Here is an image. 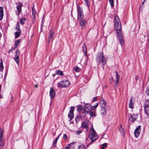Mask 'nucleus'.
<instances>
[{"label":"nucleus","instance_id":"obj_1","mask_svg":"<svg viewBox=\"0 0 149 149\" xmlns=\"http://www.w3.org/2000/svg\"><path fill=\"white\" fill-rule=\"evenodd\" d=\"M114 27L116 30L117 37L121 46L124 44L123 36L121 33V26L120 20L117 16L114 18Z\"/></svg>","mask_w":149,"mask_h":149},{"label":"nucleus","instance_id":"obj_2","mask_svg":"<svg viewBox=\"0 0 149 149\" xmlns=\"http://www.w3.org/2000/svg\"><path fill=\"white\" fill-rule=\"evenodd\" d=\"M89 137L90 139L91 140V142L90 143V144L95 141L98 138V136L96 134V131L93 127H91V129L90 133L89 135Z\"/></svg>","mask_w":149,"mask_h":149},{"label":"nucleus","instance_id":"obj_3","mask_svg":"<svg viewBox=\"0 0 149 149\" xmlns=\"http://www.w3.org/2000/svg\"><path fill=\"white\" fill-rule=\"evenodd\" d=\"M70 84L69 81L66 80L64 81H62L59 82L57 85L58 88H66L69 86Z\"/></svg>","mask_w":149,"mask_h":149},{"label":"nucleus","instance_id":"obj_4","mask_svg":"<svg viewBox=\"0 0 149 149\" xmlns=\"http://www.w3.org/2000/svg\"><path fill=\"white\" fill-rule=\"evenodd\" d=\"M3 130L0 128V149L3 148L4 146V139L3 136Z\"/></svg>","mask_w":149,"mask_h":149},{"label":"nucleus","instance_id":"obj_5","mask_svg":"<svg viewBox=\"0 0 149 149\" xmlns=\"http://www.w3.org/2000/svg\"><path fill=\"white\" fill-rule=\"evenodd\" d=\"M77 19L84 18V15L82 9L79 6L77 8Z\"/></svg>","mask_w":149,"mask_h":149},{"label":"nucleus","instance_id":"obj_6","mask_svg":"<svg viewBox=\"0 0 149 149\" xmlns=\"http://www.w3.org/2000/svg\"><path fill=\"white\" fill-rule=\"evenodd\" d=\"M77 20L79 23V25L81 29H84L86 27L87 23L86 20L84 18H83L78 19Z\"/></svg>","mask_w":149,"mask_h":149},{"label":"nucleus","instance_id":"obj_7","mask_svg":"<svg viewBox=\"0 0 149 149\" xmlns=\"http://www.w3.org/2000/svg\"><path fill=\"white\" fill-rule=\"evenodd\" d=\"M144 109L145 113L147 116H149V99L146 100Z\"/></svg>","mask_w":149,"mask_h":149},{"label":"nucleus","instance_id":"obj_8","mask_svg":"<svg viewBox=\"0 0 149 149\" xmlns=\"http://www.w3.org/2000/svg\"><path fill=\"white\" fill-rule=\"evenodd\" d=\"M87 113L86 112V111H84V109L81 111L79 113V115L76 117L75 118L76 121H79L80 118L85 117Z\"/></svg>","mask_w":149,"mask_h":149},{"label":"nucleus","instance_id":"obj_9","mask_svg":"<svg viewBox=\"0 0 149 149\" xmlns=\"http://www.w3.org/2000/svg\"><path fill=\"white\" fill-rule=\"evenodd\" d=\"M74 107L71 106L70 107V111L68 114V118H70V121L74 117Z\"/></svg>","mask_w":149,"mask_h":149},{"label":"nucleus","instance_id":"obj_10","mask_svg":"<svg viewBox=\"0 0 149 149\" xmlns=\"http://www.w3.org/2000/svg\"><path fill=\"white\" fill-rule=\"evenodd\" d=\"M20 55L19 51L18 49H17L15 51V56L13 59L16 62L17 65L19 64V56Z\"/></svg>","mask_w":149,"mask_h":149},{"label":"nucleus","instance_id":"obj_11","mask_svg":"<svg viewBox=\"0 0 149 149\" xmlns=\"http://www.w3.org/2000/svg\"><path fill=\"white\" fill-rule=\"evenodd\" d=\"M17 5V11H16V14L19 16L21 12L22 8V4L20 3H16Z\"/></svg>","mask_w":149,"mask_h":149},{"label":"nucleus","instance_id":"obj_12","mask_svg":"<svg viewBox=\"0 0 149 149\" xmlns=\"http://www.w3.org/2000/svg\"><path fill=\"white\" fill-rule=\"evenodd\" d=\"M93 109V107L90 104H86L84 106V109L86 111L87 113H88L89 111Z\"/></svg>","mask_w":149,"mask_h":149},{"label":"nucleus","instance_id":"obj_13","mask_svg":"<svg viewBox=\"0 0 149 149\" xmlns=\"http://www.w3.org/2000/svg\"><path fill=\"white\" fill-rule=\"evenodd\" d=\"M129 120L131 123L134 122L138 118L137 114H130L129 115Z\"/></svg>","mask_w":149,"mask_h":149},{"label":"nucleus","instance_id":"obj_14","mask_svg":"<svg viewBox=\"0 0 149 149\" xmlns=\"http://www.w3.org/2000/svg\"><path fill=\"white\" fill-rule=\"evenodd\" d=\"M76 146L77 143L76 142H73L68 144L65 148L66 149H74L76 148Z\"/></svg>","mask_w":149,"mask_h":149},{"label":"nucleus","instance_id":"obj_15","mask_svg":"<svg viewBox=\"0 0 149 149\" xmlns=\"http://www.w3.org/2000/svg\"><path fill=\"white\" fill-rule=\"evenodd\" d=\"M116 82L115 84L114 85V87L115 88H117L118 84V82L119 81V77L120 75L118 74V72L116 71Z\"/></svg>","mask_w":149,"mask_h":149},{"label":"nucleus","instance_id":"obj_16","mask_svg":"<svg viewBox=\"0 0 149 149\" xmlns=\"http://www.w3.org/2000/svg\"><path fill=\"white\" fill-rule=\"evenodd\" d=\"M56 95L55 91L52 88H51L49 91V95L51 99H53Z\"/></svg>","mask_w":149,"mask_h":149},{"label":"nucleus","instance_id":"obj_17","mask_svg":"<svg viewBox=\"0 0 149 149\" xmlns=\"http://www.w3.org/2000/svg\"><path fill=\"white\" fill-rule=\"evenodd\" d=\"M97 61V62H100L101 59L104 58L103 52L101 53L98 54L96 57Z\"/></svg>","mask_w":149,"mask_h":149},{"label":"nucleus","instance_id":"obj_18","mask_svg":"<svg viewBox=\"0 0 149 149\" xmlns=\"http://www.w3.org/2000/svg\"><path fill=\"white\" fill-rule=\"evenodd\" d=\"M54 33L52 30H51L49 32V41L50 42L53 38V36L54 35Z\"/></svg>","mask_w":149,"mask_h":149},{"label":"nucleus","instance_id":"obj_19","mask_svg":"<svg viewBox=\"0 0 149 149\" xmlns=\"http://www.w3.org/2000/svg\"><path fill=\"white\" fill-rule=\"evenodd\" d=\"M106 102L103 99L101 98L100 103L101 108H104L105 107Z\"/></svg>","mask_w":149,"mask_h":149},{"label":"nucleus","instance_id":"obj_20","mask_svg":"<svg viewBox=\"0 0 149 149\" xmlns=\"http://www.w3.org/2000/svg\"><path fill=\"white\" fill-rule=\"evenodd\" d=\"M134 102L132 101V97L129 102V107L131 109H133L134 107Z\"/></svg>","mask_w":149,"mask_h":149},{"label":"nucleus","instance_id":"obj_21","mask_svg":"<svg viewBox=\"0 0 149 149\" xmlns=\"http://www.w3.org/2000/svg\"><path fill=\"white\" fill-rule=\"evenodd\" d=\"M82 128H86L88 129V124L86 121H84L82 123Z\"/></svg>","mask_w":149,"mask_h":149},{"label":"nucleus","instance_id":"obj_22","mask_svg":"<svg viewBox=\"0 0 149 149\" xmlns=\"http://www.w3.org/2000/svg\"><path fill=\"white\" fill-rule=\"evenodd\" d=\"M107 62V61L106 59L105 58H104L101 59V61H100V62H98L99 63H101L102 64V67L104 69V65Z\"/></svg>","mask_w":149,"mask_h":149},{"label":"nucleus","instance_id":"obj_23","mask_svg":"<svg viewBox=\"0 0 149 149\" xmlns=\"http://www.w3.org/2000/svg\"><path fill=\"white\" fill-rule=\"evenodd\" d=\"M3 8L2 7H0V20L2 19L3 15Z\"/></svg>","mask_w":149,"mask_h":149},{"label":"nucleus","instance_id":"obj_24","mask_svg":"<svg viewBox=\"0 0 149 149\" xmlns=\"http://www.w3.org/2000/svg\"><path fill=\"white\" fill-rule=\"evenodd\" d=\"M100 114L102 116L105 115L106 113V110L104 108H101L100 111Z\"/></svg>","mask_w":149,"mask_h":149},{"label":"nucleus","instance_id":"obj_25","mask_svg":"<svg viewBox=\"0 0 149 149\" xmlns=\"http://www.w3.org/2000/svg\"><path fill=\"white\" fill-rule=\"evenodd\" d=\"M89 144L87 145V147H86V146L84 144H82L81 145H78V148L79 149H80L81 148L82 149H85L86 148H87V147L89 146Z\"/></svg>","mask_w":149,"mask_h":149},{"label":"nucleus","instance_id":"obj_26","mask_svg":"<svg viewBox=\"0 0 149 149\" xmlns=\"http://www.w3.org/2000/svg\"><path fill=\"white\" fill-rule=\"evenodd\" d=\"M21 34V31H18L15 32V38H17Z\"/></svg>","mask_w":149,"mask_h":149},{"label":"nucleus","instance_id":"obj_27","mask_svg":"<svg viewBox=\"0 0 149 149\" xmlns=\"http://www.w3.org/2000/svg\"><path fill=\"white\" fill-rule=\"evenodd\" d=\"M32 16H33V18H35L36 17V12L34 8V6L32 8Z\"/></svg>","mask_w":149,"mask_h":149},{"label":"nucleus","instance_id":"obj_28","mask_svg":"<svg viewBox=\"0 0 149 149\" xmlns=\"http://www.w3.org/2000/svg\"><path fill=\"white\" fill-rule=\"evenodd\" d=\"M83 50L86 56H87V49L85 45H84L82 46Z\"/></svg>","mask_w":149,"mask_h":149},{"label":"nucleus","instance_id":"obj_29","mask_svg":"<svg viewBox=\"0 0 149 149\" xmlns=\"http://www.w3.org/2000/svg\"><path fill=\"white\" fill-rule=\"evenodd\" d=\"M26 19L24 18H21L20 19V24L23 25L25 23Z\"/></svg>","mask_w":149,"mask_h":149},{"label":"nucleus","instance_id":"obj_30","mask_svg":"<svg viewBox=\"0 0 149 149\" xmlns=\"http://www.w3.org/2000/svg\"><path fill=\"white\" fill-rule=\"evenodd\" d=\"M61 134H60L57 137L56 139L54 141L53 143V146L54 147H55L56 146V143L57 142V141L58 140L60 136L61 135Z\"/></svg>","mask_w":149,"mask_h":149},{"label":"nucleus","instance_id":"obj_31","mask_svg":"<svg viewBox=\"0 0 149 149\" xmlns=\"http://www.w3.org/2000/svg\"><path fill=\"white\" fill-rule=\"evenodd\" d=\"M15 29L16 30H17L18 31H21L20 29L19 23V22H17L16 24Z\"/></svg>","mask_w":149,"mask_h":149},{"label":"nucleus","instance_id":"obj_32","mask_svg":"<svg viewBox=\"0 0 149 149\" xmlns=\"http://www.w3.org/2000/svg\"><path fill=\"white\" fill-rule=\"evenodd\" d=\"M20 43V39H18L16 40L14 44V45L15 47H18V46L19 45Z\"/></svg>","mask_w":149,"mask_h":149},{"label":"nucleus","instance_id":"obj_33","mask_svg":"<svg viewBox=\"0 0 149 149\" xmlns=\"http://www.w3.org/2000/svg\"><path fill=\"white\" fill-rule=\"evenodd\" d=\"M56 73L57 74L60 75H63V72L59 70H57L56 71Z\"/></svg>","mask_w":149,"mask_h":149},{"label":"nucleus","instance_id":"obj_34","mask_svg":"<svg viewBox=\"0 0 149 149\" xmlns=\"http://www.w3.org/2000/svg\"><path fill=\"white\" fill-rule=\"evenodd\" d=\"M134 134L135 136L136 137H138L140 134V132L139 131H137L135 130Z\"/></svg>","mask_w":149,"mask_h":149},{"label":"nucleus","instance_id":"obj_35","mask_svg":"<svg viewBox=\"0 0 149 149\" xmlns=\"http://www.w3.org/2000/svg\"><path fill=\"white\" fill-rule=\"evenodd\" d=\"M2 62V60H1L0 62V71H1L3 68Z\"/></svg>","mask_w":149,"mask_h":149},{"label":"nucleus","instance_id":"obj_36","mask_svg":"<svg viewBox=\"0 0 149 149\" xmlns=\"http://www.w3.org/2000/svg\"><path fill=\"white\" fill-rule=\"evenodd\" d=\"M90 114L91 117L95 116H96L95 112V111H91L90 113Z\"/></svg>","mask_w":149,"mask_h":149},{"label":"nucleus","instance_id":"obj_37","mask_svg":"<svg viewBox=\"0 0 149 149\" xmlns=\"http://www.w3.org/2000/svg\"><path fill=\"white\" fill-rule=\"evenodd\" d=\"M77 110L78 112H80L81 111H82L83 109L82 107L81 106H79L77 107Z\"/></svg>","mask_w":149,"mask_h":149},{"label":"nucleus","instance_id":"obj_38","mask_svg":"<svg viewBox=\"0 0 149 149\" xmlns=\"http://www.w3.org/2000/svg\"><path fill=\"white\" fill-rule=\"evenodd\" d=\"M109 2L112 8L114 7V0H109Z\"/></svg>","mask_w":149,"mask_h":149},{"label":"nucleus","instance_id":"obj_39","mask_svg":"<svg viewBox=\"0 0 149 149\" xmlns=\"http://www.w3.org/2000/svg\"><path fill=\"white\" fill-rule=\"evenodd\" d=\"M74 70L75 71L77 72H80V69L77 66H76L74 68Z\"/></svg>","mask_w":149,"mask_h":149},{"label":"nucleus","instance_id":"obj_40","mask_svg":"<svg viewBox=\"0 0 149 149\" xmlns=\"http://www.w3.org/2000/svg\"><path fill=\"white\" fill-rule=\"evenodd\" d=\"M107 146V143H103L102 145V147L101 149H104V148H106Z\"/></svg>","mask_w":149,"mask_h":149},{"label":"nucleus","instance_id":"obj_41","mask_svg":"<svg viewBox=\"0 0 149 149\" xmlns=\"http://www.w3.org/2000/svg\"><path fill=\"white\" fill-rule=\"evenodd\" d=\"M85 2L86 3V5L88 8H89V2L88 0H85Z\"/></svg>","mask_w":149,"mask_h":149},{"label":"nucleus","instance_id":"obj_42","mask_svg":"<svg viewBox=\"0 0 149 149\" xmlns=\"http://www.w3.org/2000/svg\"><path fill=\"white\" fill-rule=\"evenodd\" d=\"M120 132L122 133V134L123 135H124L125 134V132H124V130L122 128H120Z\"/></svg>","mask_w":149,"mask_h":149},{"label":"nucleus","instance_id":"obj_43","mask_svg":"<svg viewBox=\"0 0 149 149\" xmlns=\"http://www.w3.org/2000/svg\"><path fill=\"white\" fill-rule=\"evenodd\" d=\"M146 93L148 95H149V87H147L146 90Z\"/></svg>","mask_w":149,"mask_h":149},{"label":"nucleus","instance_id":"obj_44","mask_svg":"<svg viewBox=\"0 0 149 149\" xmlns=\"http://www.w3.org/2000/svg\"><path fill=\"white\" fill-rule=\"evenodd\" d=\"M141 126H138V127H137L136 129L135 130H136V131H139V130H140V128L141 127Z\"/></svg>","mask_w":149,"mask_h":149},{"label":"nucleus","instance_id":"obj_45","mask_svg":"<svg viewBox=\"0 0 149 149\" xmlns=\"http://www.w3.org/2000/svg\"><path fill=\"white\" fill-rule=\"evenodd\" d=\"M81 130H79L76 132V133L78 135L79 134H81Z\"/></svg>","mask_w":149,"mask_h":149},{"label":"nucleus","instance_id":"obj_46","mask_svg":"<svg viewBox=\"0 0 149 149\" xmlns=\"http://www.w3.org/2000/svg\"><path fill=\"white\" fill-rule=\"evenodd\" d=\"M114 80L113 78H111L110 79H109V81L110 83L111 84L112 82H113Z\"/></svg>","mask_w":149,"mask_h":149},{"label":"nucleus","instance_id":"obj_47","mask_svg":"<svg viewBox=\"0 0 149 149\" xmlns=\"http://www.w3.org/2000/svg\"><path fill=\"white\" fill-rule=\"evenodd\" d=\"M97 99V98L96 97H95L93 99V102H95Z\"/></svg>","mask_w":149,"mask_h":149},{"label":"nucleus","instance_id":"obj_48","mask_svg":"<svg viewBox=\"0 0 149 149\" xmlns=\"http://www.w3.org/2000/svg\"><path fill=\"white\" fill-rule=\"evenodd\" d=\"M63 138L65 139H66L67 138V136L66 134H65L63 136Z\"/></svg>","mask_w":149,"mask_h":149},{"label":"nucleus","instance_id":"obj_49","mask_svg":"<svg viewBox=\"0 0 149 149\" xmlns=\"http://www.w3.org/2000/svg\"><path fill=\"white\" fill-rule=\"evenodd\" d=\"M98 105V103H97L96 104L95 106H94L93 107V108H94V109H95L97 108V107Z\"/></svg>","mask_w":149,"mask_h":149},{"label":"nucleus","instance_id":"obj_50","mask_svg":"<svg viewBox=\"0 0 149 149\" xmlns=\"http://www.w3.org/2000/svg\"><path fill=\"white\" fill-rule=\"evenodd\" d=\"M139 79V77L138 76H136L135 77V79L136 81H137Z\"/></svg>","mask_w":149,"mask_h":149},{"label":"nucleus","instance_id":"obj_51","mask_svg":"<svg viewBox=\"0 0 149 149\" xmlns=\"http://www.w3.org/2000/svg\"><path fill=\"white\" fill-rule=\"evenodd\" d=\"M17 47H15V46H14V47H13L12 49H13V50H15L16 49V48H17Z\"/></svg>","mask_w":149,"mask_h":149},{"label":"nucleus","instance_id":"obj_52","mask_svg":"<svg viewBox=\"0 0 149 149\" xmlns=\"http://www.w3.org/2000/svg\"><path fill=\"white\" fill-rule=\"evenodd\" d=\"M0 97L1 98H2L3 97V95L0 94Z\"/></svg>","mask_w":149,"mask_h":149},{"label":"nucleus","instance_id":"obj_53","mask_svg":"<svg viewBox=\"0 0 149 149\" xmlns=\"http://www.w3.org/2000/svg\"><path fill=\"white\" fill-rule=\"evenodd\" d=\"M38 87V86L37 85H35V87L36 88H37Z\"/></svg>","mask_w":149,"mask_h":149},{"label":"nucleus","instance_id":"obj_54","mask_svg":"<svg viewBox=\"0 0 149 149\" xmlns=\"http://www.w3.org/2000/svg\"><path fill=\"white\" fill-rule=\"evenodd\" d=\"M144 1H145V0H144V1H143V2H142V5H143V4H144Z\"/></svg>","mask_w":149,"mask_h":149},{"label":"nucleus","instance_id":"obj_55","mask_svg":"<svg viewBox=\"0 0 149 149\" xmlns=\"http://www.w3.org/2000/svg\"><path fill=\"white\" fill-rule=\"evenodd\" d=\"M148 36V40L149 41V35Z\"/></svg>","mask_w":149,"mask_h":149},{"label":"nucleus","instance_id":"obj_56","mask_svg":"<svg viewBox=\"0 0 149 149\" xmlns=\"http://www.w3.org/2000/svg\"><path fill=\"white\" fill-rule=\"evenodd\" d=\"M42 26H43V25H42ZM42 25H41V28L42 29Z\"/></svg>","mask_w":149,"mask_h":149},{"label":"nucleus","instance_id":"obj_57","mask_svg":"<svg viewBox=\"0 0 149 149\" xmlns=\"http://www.w3.org/2000/svg\"><path fill=\"white\" fill-rule=\"evenodd\" d=\"M11 50H10V51H9V52H10Z\"/></svg>","mask_w":149,"mask_h":149},{"label":"nucleus","instance_id":"obj_58","mask_svg":"<svg viewBox=\"0 0 149 149\" xmlns=\"http://www.w3.org/2000/svg\"><path fill=\"white\" fill-rule=\"evenodd\" d=\"M12 99L13 98V96L12 97Z\"/></svg>","mask_w":149,"mask_h":149}]
</instances>
